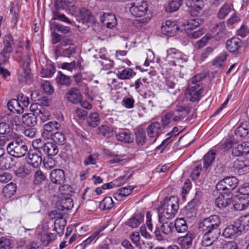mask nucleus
Returning a JSON list of instances; mask_svg holds the SVG:
<instances>
[{
	"label": "nucleus",
	"mask_w": 249,
	"mask_h": 249,
	"mask_svg": "<svg viewBox=\"0 0 249 249\" xmlns=\"http://www.w3.org/2000/svg\"><path fill=\"white\" fill-rule=\"evenodd\" d=\"M220 218L217 215H211L198 223V230L202 234L201 244L203 246H210L216 241L220 234Z\"/></svg>",
	"instance_id": "obj_1"
},
{
	"label": "nucleus",
	"mask_w": 249,
	"mask_h": 249,
	"mask_svg": "<svg viewBox=\"0 0 249 249\" xmlns=\"http://www.w3.org/2000/svg\"><path fill=\"white\" fill-rule=\"evenodd\" d=\"M190 111V108L187 106H177L174 111L168 112L162 117V124L165 126L172 121L179 122L187 116Z\"/></svg>",
	"instance_id": "obj_2"
},
{
	"label": "nucleus",
	"mask_w": 249,
	"mask_h": 249,
	"mask_svg": "<svg viewBox=\"0 0 249 249\" xmlns=\"http://www.w3.org/2000/svg\"><path fill=\"white\" fill-rule=\"evenodd\" d=\"M178 198L173 196L167 201H164L162 204L163 212L159 214V221H164V219H172L174 217L178 209Z\"/></svg>",
	"instance_id": "obj_3"
},
{
	"label": "nucleus",
	"mask_w": 249,
	"mask_h": 249,
	"mask_svg": "<svg viewBox=\"0 0 249 249\" xmlns=\"http://www.w3.org/2000/svg\"><path fill=\"white\" fill-rule=\"evenodd\" d=\"M185 55L181 52L175 48H170L166 51V61L171 66H183L185 61Z\"/></svg>",
	"instance_id": "obj_4"
},
{
	"label": "nucleus",
	"mask_w": 249,
	"mask_h": 249,
	"mask_svg": "<svg viewBox=\"0 0 249 249\" xmlns=\"http://www.w3.org/2000/svg\"><path fill=\"white\" fill-rule=\"evenodd\" d=\"M148 9L147 3L143 0H138L131 3L130 12L135 17H143L145 21L148 18L147 12Z\"/></svg>",
	"instance_id": "obj_5"
},
{
	"label": "nucleus",
	"mask_w": 249,
	"mask_h": 249,
	"mask_svg": "<svg viewBox=\"0 0 249 249\" xmlns=\"http://www.w3.org/2000/svg\"><path fill=\"white\" fill-rule=\"evenodd\" d=\"M4 48L0 52L1 61L0 65L6 63L9 59V54L13 51L15 43L13 37L11 35H7L3 38Z\"/></svg>",
	"instance_id": "obj_6"
},
{
	"label": "nucleus",
	"mask_w": 249,
	"mask_h": 249,
	"mask_svg": "<svg viewBox=\"0 0 249 249\" xmlns=\"http://www.w3.org/2000/svg\"><path fill=\"white\" fill-rule=\"evenodd\" d=\"M7 149L13 156L20 158L26 153L27 146L23 143V141H12L8 144Z\"/></svg>",
	"instance_id": "obj_7"
},
{
	"label": "nucleus",
	"mask_w": 249,
	"mask_h": 249,
	"mask_svg": "<svg viewBox=\"0 0 249 249\" xmlns=\"http://www.w3.org/2000/svg\"><path fill=\"white\" fill-rule=\"evenodd\" d=\"M238 184V179L234 177H227L220 180L216 185L218 191H227L228 193L232 191Z\"/></svg>",
	"instance_id": "obj_8"
},
{
	"label": "nucleus",
	"mask_w": 249,
	"mask_h": 249,
	"mask_svg": "<svg viewBox=\"0 0 249 249\" xmlns=\"http://www.w3.org/2000/svg\"><path fill=\"white\" fill-rule=\"evenodd\" d=\"M5 141H0V170H6L12 168L15 161L9 155H4Z\"/></svg>",
	"instance_id": "obj_9"
},
{
	"label": "nucleus",
	"mask_w": 249,
	"mask_h": 249,
	"mask_svg": "<svg viewBox=\"0 0 249 249\" xmlns=\"http://www.w3.org/2000/svg\"><path fill=\"white\" fill-rule=\"evenodd\" d=\"M223 146L226 150L231 149L232 155L235 157L249 154V150H246L242 143L239 144L237 141H226Z\"/></svg>",
	"instance_id": "obj_10"
},
{
	"label": "nucleus",
	"mask_w": 249,
	"mask_h": 249,
	"mask_svg": "<svg viewBox=\"0 0 249 249\" xmlns=\"http://www.w3.org/2000/svg\"><path fill=\"white\" fill-rule=\"evenodd\" d=\"M200 196V192H196L195 197L188 202V204L185 207L183 213L186 215V217L190 218L196 216Z\"/></svg>",
	"instance_id": "obj_11"
},
{
	"label": "nucleus",
	"mask_w": 249,
	"mask_h": 249,
	"mask_svg": "<svg viewBox=\"0 0 249 249\" xmlns=\"http://www.w3.org/2000/svg\"><path fill=\"white\" fill-rule=\"evenodd\" d=\"M186 5L188 8V12L192 16H196L203 8L204 2L203 0H187Z\"/></svg>",
	"instance_id": "obj_12"
},
{
	"label": "nucleus",
	"mask_w": 249,
	"mask_h": 249,
	"mask_svg": "<svg viewBox=\"0 0 249 249\" xmlns=\"http://www.w3.org/2000/svg\"><path fill=\"white\" fill-rule=\"evenodd\" d=\"M26 160L28 163L34 168L39 167L43 161L42 154L38 151L30 150Z\"/></svg>",
	"instance_id": "obj_13"
},
{
	"label": "nucleus",
	"mask_w": 249,
	"mask_h": 249,
	"mask_svg": "<svg viewBox=\"0 0 249 249\" xmlns=\"http://www.w3.org/2000/svg\"><path fill=\"white\" fill-rule=\"evenodd\" d=\"M178 30L179 27L176 22L170 20H166L161 27L162 33L169 36H174Z\"/></svg>",
	"instance_id": "obj_14"
},
{
	"label": "nucleus",
	"mask_w": 249,
	"mask_h": 249,
	"mask_svg": "<svg viewBox=\"0 0 249 249\" xmlns=\"http://www.w3.org/2000/svg\"><path fill=\"white\" fill-rule=\"evenodd\" d=\"M232 203V195L228 192L221 194L215 200L216 206L220 209L225 208Z\"/></svg>",
	"instance_id": "obj_15"
},
{
	"label": "nucleus",
	"mask_w": 249,
	"mask_h": 249,
	"mask_svg": "<svg viewBox=\"0 0 249 249\" xmlns=\"http://www.w3.org/2000/svg\"><path fill=\"white\" fill-rule=\"evenodd\" d=\"M31 112H34L38 117L41 122H44L49 119V112L39 104H32L30 107Z\"/></svg>",
	"instance_id": "obj_16"
},
{
	"label": "nucleus",
	"mask_w": 249,
	"mask_h": 249,
	"mask_svg": "<svg viewBox=\"0 0 249 249\" xmlns=\"http://www.w3.org/2000/svg\"><path fill=\"white\" fill-rule=\"evenodd\" d=\"M203 91V88L200 84L189 87L186 90V94L190 96V101L192 102L199 100L201 94Z\"/></svg>",
	"instance_id": "obj_17"
},
{
	"label": "nucleus",
	"mask_w": 249,
	"mask_h": 249,
	"mask_svg": "<svg viewBox=\"0 0 249 249\" xmlns=\"http://www.w3.org/2000/svg\"><path fill=\"white\" fill-rule=\"evenodd\" d=\"M100 21L103 24H106L108 28H114L117 24L116 16L112 13H105L100 16Z\"/></svg>",
	"instance_id": "obj_18"
},
{
	"label": "nucleus",
	"mask_w": 249,
	"mask_h": 249,
	"mask_svg": "<svg viewBox=\"0 0 249 249\" xmlns=\"http://www.w3.org/2000/svg\"><path fill=\"white\" fill-rule=\"evenodd\" d=\"M68 100L74 104L80 102L83 96L79 90L76 88L71 89L65 95Z\"/></svg>",
	"instance_id": "obj_19"
},
{
	"label": "nucleus",
	"mask_w": 249,
	"mask_h": 249,
	"mask_svg": "<svg viewBox=\"0 0 249 249\" xmlns=\"http://www.w3.org/2000/svg\"><path fill=\"white\" fill-rule=\"evenodd\" d=\"M50 179L52 182L62 185L65 180L64 171L62 169H54L50 173Z\"/></svg>",
	"instance_id": "obj_20"
},
{
	"label": "nucleus",
	"mask_w": 249,
	"mask_h": 249,
	"mask_svg": "<svg viewBox=\"0 0 249 249\" xmlns=\"http://www.w3.org/2000/svg\"><path fill=\"white\" fill-rule=\"evenodd\" d=\"M242 232L239 226L237 225L236 220L235 221L233 224L228 226L223 231V235L225 238H231L232 237L236 236L238 234Z\"/></svg>",
	"instance_id": "obj_21"
},
{
	"label": "nucleus",
	"mask_w": 249,
	"mask_h": 249,
	"mask_svg": "<svg viewBox=\"0 0 249 249\" xmlns=\"http://www.w3.org/2000/svg\"><path fill=\"white\" fill-rule=\"evenodd\" d=\"M238 201L233 204L235 209L242 211L249 206V196H246L239 194L238 195Z\"/></svg>",
	"instance_id": "obj_22"
},
{
	"label": "nucleus",
	"mask_w": 249,
	"mask_h": 249,
	"mask_svg": "<svg viewBox=\"0 0 249 249\" xmlns=\"http://www.w3.org/2000/svg\"><path fill=\"white\" fill-rule=\"evenodd\" d=\"M241 40L237 37H232L227 41L226 48L231 53H236L242 46Z\"/></svg>",
	"instance_id": "obj_23"
},
{
	"label": "nucleus",
	"mask_w": 249,
	"mask_h": 249,
	"mask_svg": "<svg viewBox=\"0 0 249 249\" xmlns=\"http://www.w3.org/2000/svg\"><path fill=\"white\" fill-rule=\"evenodd\" d=\"M217 152V147H213L212 149L210 150L203 157V168L206 170L213 162L215 159V156Z\"/></svg>",
	"instance_id": "obj_24"
},
{
	"label": "nucleus",
	"mask_w": 249,
	"mask_h": 249,
	"mask_svg": "<svg viewBox=\"0 0 249 249\" xmlns=\"http://www.w3.org/2000/svg\"><path fill=\"white\" fill-rule=\"evenodd\" d=\"M30 63V59L28 56H27L23 64V71L18 77L19 81L25 82L30 78V70L29 69Z\"/></svg>",
	"instance_id": "obj_25"
},
{
	"label": "nucleus",
	"mask_w": 249,
	"mask_h": 249,
	"mask_svg": "<svg viewBox=\"0 0 249 249\" xmlns=\"http://www.w3.org/2000/svg\"><path fill=\"white\" fill-rule=\"evenodd\" d=\"M144 215L141 213H134L129 220L125 222V225L131 228L138 227L143 220Z\"/></svg>",
	"instance_id": "obj_26"
},
{
	"label": "nucleus",
	"mask_w": 249,
	"mask_h": 249,
	"mask_svg": "<svg viewBox=\"0 0 249 249\" xmlns=\"http://www.w3.org/2000/svg\"><path fill=\"white\" fill-rule=\"evenodd\" d=\"M204 20L200 18H192L183 23L184 29L187 32H190L203 24Z\"/></svg>",
	"instance_id": "obj_27"
},
{
	"label": "nucleus",
	"mask_w": 249,
	"mask_h": 249,
	"mask_svg": "<svg viewBox=\"0 0 249 249\" xmlns=\"http://www.w3.org/2000/svg\"><path fill=\"white\" fill-rule=\"evenodd\" d=\"M147 134L151 138H155V140L161 134L160 124L159 122L151 124L148 127Z\"/></svg>",
	"instance_id": "obj_28"
},
{
	"label": "nucleus",
	"mask_w": 249,
	"mask_h": 249,
	"mask_svg": "<svg viewBox=\"0 0 249 249\" xmlns=\"http://www.w3.org/2000/svg\"><path fill=\"white\" fill-rule=\"evenodd\" d=\"M23 123L28 126L35 125L37 123V116L34 112L24 114L22 116Z\"/></svg>",
	"instance_id": "obj_29"
},
{
	"label": "nucleus",
	"mask_w": 249,
	"mask_h": 249,
	"mask_svg": "<svg viewBox=\"0 0 249 249\" xmlns=\"http://www.w3.org/2000/svg\"><path fill=\"white\" fill-rule=\"evenodd\" d=\"M76 0H54V7L56 10L73 7Z\"/></svg>",
	"instance_id": "obj_30"
},
{
	"label": "nucleus",
	"mask_w": 249,
	"mask_h": 249,
	"mask_svg": "<svg viewBox=\"0 0 249 249\" xmlns=\"http://www.w3.org/2000/svg\"><path fill=\"white\" fill-rule=\"evenodd\" d=\"M173 224L174 229L177 232L184 233L187 231L188 225L183 218H177Z\"/></svg>",
	"instance_id": "obj_31"
},
{
	"label": "nucleus",
	"mask_w": 249,
	"mask_h": 249,
	"mask_svg": "<svg viewBox=\"0 0 249 249\" xmlns=\"http://www.w3.org/2000/svg\"><path fill=\"white\" fill-rule=\"evenodd\" d=\"M66 223L67 220L63 217L57 219H55L54 222V227L53 230L56 231L57 234L59 236H62Z\"/></svg>",
	"instance_id": "obj_32"
},
{
	"label": "nucleus",
	"mask_w": 249,
	"mask_h": 249,
	"mask_svg": "<svg viewBox=\"0 0 249 249\" xmlns=\"http://www.w3.org/2000/svg\"><path fill=\"white\" fill-rule=\"evenodd\" d=\"M43 151L48 155V156H53L57 154L58 149L55 144L52 142H48L44 146Z\"/></svg>",
	"instance_id": "obj_33"
},
{
	"label": "nucleus",
	"mask_w": 249,
	"mask_h": 249,
	"mask_svg": "<svg viewBox=\"0 0 249 249\" xmlns=\"http://www.w3.org/2000/svg\"><path fill=\"white\" fill-rule=\"evenodd\" d=\"M133 188L122 187L120 188L118 192L113 195L114 198L118 201L123 200V197L129 195L132 192Z\"/></svg>",
	"instance_id": "obj_34"
},
{
	"label": "nucleus",
	"mask_w": 249,
	"mask_h": 249,
	"mask_svg": "<svg viewBox=\"0 0 249 249\" xmlns=\"http://www.w3.org/2000/svg\"><path fill=\"white\" fill-rule=\"evenodd\" d=\"M236 220L242 231L249 230V213L240 216Z\"/></svg>",
	"instance_id": "obj_35"
},
{
	"label": "nucleus",
	"mask_w": 249,
	"mask_h": 249,
	"mask_svg": "<svg viewBox=\"0 0 249 249\" xmlns=\"http://www.w3.org/2000/svg\"><path fill=\"white\" fill-rule=\"evenodd\" d=\"M17 190L16 184L11 182L3 189V194L6 198H10L15 194Z\"/></svg>",
	"instance_id": "obj_36"
},
{
	"label": "nucleus",
	"mask_w": 249,
	"mask_h": 249,
	"mask_svg": "<svg viewBox=\"0 0 249 249\" xmlns=\"http://www.w3.org/2000/svg\"><path fill=\"white\" fill-rule=\"evenodd\" d=\"M87 122L88 125L93 128L98 126L100 123L99 116L97 112H92L87 118Z\"/></svg>",
	"instance_id": "obj_37"
},
{
	"label": "nucleus",
	"mask_w": 249,
	"mask_h": 249,
	"mask_svg": "<svg viewBox=\"0 0 249 249\" xmlns=\"http://www.w3.org/2000/svg\"><path fill=\"white\" fill-rule=\"evenodd\" d=\"M183 0H171L165 7V11L168 13H172L178 10Z\"/></svg>",
	"instance_id": "obj_38"
},
{
	"label": "nucleus",
	"mask_w": 249,
	"mask_h": 249,
	"mask_svg": "<svg viewBox=\"0 0 249 249\" xmlns=\"http://www.w3.org/2000/svg\"><path fill=\"white\" fill-rule=\"evenodd\" d=\"M114 206V202L110 196L105 197L103 200L100 202L99 208L101 210H110Z\"/></svg>",
	"instance_id": "obj_39"
},
{
	"label": "nucleus",
	"mask_w": 249,
	"mask_h": 249,
	"mask_svg": "<svg viewBox=\"0 0 249 249\" xmlns=\"http://www.w3.org/2000/svg\"><path fill=\"white\" fill-rule=\"evenodd\" d=\"M160 226V230L165 235H169L173 232L174 231V224L169 221H163Z\"/></svg>",
	"instance_id": "obj_40"
},
{
	"label": "nucleus",
	"mask_w": 249,
	"mask_h": 249,
	"mask_svg": "<svg viewBox=\"0 0 249 249\" xmlns=\"http://www.w3.org/2000/svg\"><path fill=\"white\" fill-rule=\"evenodd\" d=\"M98 133L107 138H110L114 135L113 129L109 126L106 125H102L99 127Z\"/></svg>",
	"instance_id": "obj_41"
},
{
	"label": "nucleus",
	"mask_w": 249,
	"mask_h": 249,
	"mask_svg": "<svg viewBox=\"0 0 249 249\" xmlns=\"http://www.w3.org/2000/svg\"><path fill=\"white\" fill-rule=\"evenodd\" d=\"M76 48L75 46L71 45L64 49L62 53L60 50L55 51V55L58 57V54L62 55L65 57H70V56L75 53Z\"/></svg>",
	"instance_id": "obj_42"
},
{
	"label": "nucleus",
	"mask_w": 249,
	"mask_h": 249,
	"mask_svg": "<svg viewBox=\"0 0 249 249\" xmlns=\"http://www.w3.org/2000/svg\"><path fill=\"white\" fill-rule=\"evenodd\" d=\"M79 17L83 23L89 22L93 17L91 13L88 9L84 8L80 10Z\"/></svg>",
	"instance_id": "obj_43"
},
{
	"label": "nucleus",
	"mask_w": 249,
	"mask_h": 249,
	"mask_svg": "<svg viewBox=\"0 0 249 249\" xmlns=\"http://www.w3.org/2000/svg\"><path fill=\"white\" fill-rule=\"evenodd\" d=\"M56 234L53 233H46L40 235V241L44 246L48 245L56 238Z\"/></svg>",
	"instance_id": "obj_44"
},
{
	"label": "nucleus",
	"mask_w": 249,
	"mask_h": 249,
	"mask_svg": "<svg viewBox=\"0 0 249 249\" xmlns=\"http://www.w3.org/2000/svg\"><path fill=\"white\" fill-rule=\"evenodd\" d=\"M133 70L130 68L124 69L121 71H118L117 76L120 79H128L132 77Z\"/></svg>",
	"instance_id": "obj_45"
},
{
	"label": "nucleus",
	"mask_w": 249,
	"mask_h": 249,
	"mask_svg": "<svg viewBox=\"0 0 249 249\" xmlns=\"http://www.w3.org/2000/svg\"><path fill=\"white\" fill-rule=\"evenodd\" d=\"M56 81L58 85L69 86L71 84L70 77L60 71L58 72Z\"/></svg>",
	"instance_id": "obj_46"
},
{
	"label": "nucleus",
	"mask_w": 249,
	"mask_h": 249,
	"mask_svg": "<svg viewBox=\"0 0 249 249\" xmlns=\"http://www.w3.org/2000/svg\"><path fill=\"white\" fill-rule=\"evenodd\" d=\"M55 67L52 64H48L42 70L41 74L43 77H51L55 72Z\"/></svg>",
	"instance_id": "obj_47"
},
{
	"label": "nucleus",
	"mask_w": 249,
	"mask_h": 249,
	"mask_svg": "<svg viewBox=\"0 0 249 249\" xmlns=\"http://www.w3.org/2000/svg\"><path fill=\"white\" fill-rule=\"evenodd\" d=\"M231 10V7L229 4H224L219 10L217 14V18L219 19L224 18L228 15Z\"/></svg>",
	"instance_id": "obj_48"
},
{
	"label": "nucleus",
	"mask_w": 249,
	"mask_h": 249,
	"mask_svg": "<svg viewBox=\"0 0 249 249\" xmlns=\"http://www.w3.org/2000/svg\"><path fill=\"white\" fill-rule=\"evenodd\" d=\"M247 124H243L237 127L235 130V135L237 137L242 138L248 135L249 133Z\"/></svg>",
	"instance_id": "obj_49"
},
{
	"label": "nucleus",
	"mask_w": 249,
	"mask_h": 249,
	"mask_svg": "<svg viewBox=\"0 0 249 249\" xmlns=\"http://www.w3.org/2000/svg\"><path fill=\"white\" fill-rule=\"evenodd\" d=\"M46 180L45 175L40 170L35 172L34 182L36 185H40Z\"/></svg>",
	"instance_id": "obj_50"
},
{
	"label": "nucleus",
	"mask_w": 249,
	"mask_h": 249,
	"mask_svg": "<svg viewBox=\"0 0 249 249\" xmlns=\"http://www.w3.org/2000/svg\"><path fill=\"white\" fill-rule=\"evenodd\" d=\"M233 167L238 172H242L247 171L248 165L243 160H236L233 163Z\"/></svg>",
	"instance_id": "obj_51"
},
{
	"label": "nucleus",
	"mask_w": 249,
	"mask_h": 249,
	"mask_svg": "<svg viewBox=\"0 0 249 249\" xmlns=\"http://www.w3.org/2000/svg\"><path fill=\"white\" fill-rule=\"evenodd\" d=\"M53 17L52 20H58L69 24H72V22L66 17L64 14L60 13L59 12L53 11Z\"/></svg>",
	"instance_id": "obj_52"
},
{
	"label": "nucleus",
	"mask_w": 249,
	"mask_h": 249,
	"mask_svg": "<svg viewBox=\"0 0 249 249\" xmlns=\"http://www.w3.org/2000/svg\"><path fill=\"white\" fill-rule=\"evenodd\" d=\"M53 156H47L43 160V163L45 168L47 169H51L55 165V160L52 158Z\"/></svg>",
	"instance_id": "obj_53"
},
{
	"label": "nucleus",
	"mask_w": 249,
	"mask_h": 249,
	"mask_svg": "<svg viewBox=\"0 0 249 249\" xmlns=\"http://www.w3.org/2000/svg\"><path fill=\"white\" fill-rule=\"evenodd\" d=\"M53 125V122H50L44 125L43 128L45 131L42 133V135L44 139H49V135L52 133L51 132L54 128Z\"/></svg>",
	"instance_id": "obj_54"
},
{
	"label": "nucleus",
	"mask_w": 249,
	"mask_h": 249,
	"mask_svg": "<svg viewBox=\"0 0 249 249\" xmlns=\"http://www.w3.org/2000/svg\"><path fill=\"white\" fill-rule=\"evenodd\" d=\"M226 58L227 55L225 53L220 54L213 61V65L216 67H221L226 59Z\"/></svg>",
	"instance_id": "obj_55"
},
{
	"label": "nucleus",
	"mask_w": 249,
	"mask_h": 249,
	"mask_svg": "<svg viewBox=\"0 0 249 249\" xmlns=\"http://www.w3.org/2000/svg\"><path fill=\"white\" fill-rule=\"evenodd\" d=\"M10 12L11 14H13L11 19L12 27L13 28H17V22L19 19V13L12 6H11Z\"/></svg>",
	"instance_id": "obj_56"
},
{
	"label": "nucleus",
	"mask_w": 249,
	"mask_h": 249,
	"mask_svg": "<svg viewBox=\"0 0 249 249\" xmlns=\"http://www.w3.org/2000/svg\"><path fill=\"white\" fill-rule=\"evenodd\" d=\"M13 245L10 239L5 237H1L0 239V249H11Z\"/></svg>",
	"instance_id": "obj_57"
},
{
	"label": "nucleus",
	"mask_w": 249,
	"mask_h": 249,
	"mask_svg": "<svg viewBox=\"0 0 249 249\" xmlns=\"http://www.w3.org/2000/svg\"><path fill=\"white\" fill-rule=\"evenodd\" d=\"M205 30L203 28H200L197 31L193 32H187V34L189 38L192 39H196L205 33Z\"/></svg>",
	"instance_id": "obj_58"
},
{
	"label": "nucleus",
	"mask_w": 249,
	"mask_h": 249,
	"mask_svg": "<svg viewBox=\"0 0 249 249\" xmlns=\"http://www.w3.org/2000/svg\"><path fill=\"white\" fill-rule=\"evenodd\" d=\"M62 209L70 210L73 207L72 200L70 198L62 199L61 202Z\"/></svg>",
	"instance_id": "obj_59"
},
{
	"label": "nucleus",
	"mask_w": 249,
	"mask_h": 249,
	"mask_svg": "<svg viewBox=\"0 0 249 249\" xmlns=\"http://www.w3.org/2000/svg\"><path fill=\"white\" fill-rule=\"evenodd\" d=\"M99 236L95 232L93 233L89 238L84 241L82 243V245L85 247L88 245L91 244L92 242H95Z\"/></svg>",
	"instance_id": "obj_60"
},
{
	"label": "nucleus",
	"mask_w": 249,
	"mask_h": 249,
	"mask_svg": "<svg viewBox=\"0 0 249 249\" xmlns=\"http://www.w3.org/2000/svg\"><path fill=\"white\" fill-rule=\"evenodd\" d=\"M99 236L95 232L93 233L89 238L84 241L82 243V245L85 247L88 245L91 244L92 242H95Z\"/></svg>",
	"instance_id": "obj_61"
},
{
	"label": "nucleus",
	"mask_w": 249,
	"mask_h": 249,
	"mask_svg": "<svg viewBox=\"0 0 249 249\" xmlns=\"http://www.w3.org/2000/svg\"><path fill=\"white\" fill-rule=\"evenodd\" d=\"M99 236L95 232L93 233L89 238L84 241L82 243V245L85 247L88 245L91 244L92 242H95Z\"/></svg>",
	"instance_id": "obj_62"
},
{
	"label": "nucleus",
	"mask_w": 249,
	"mask_h": 249,
	"mask_svg": "<svg viewBox=\"0 0 249 249\" xmlns=\"http://www.w3.org/2000/svg\"><path fill=\"white\" fill-rule=\"evenodd\" d=\"M99 236L95 232L93 233L89 238L84 241L82 243V245L85 247L88 245L91 244L92 242H95Z\"/></svg>",
	"instance_id": "obj_63"
},
{
	"label": "nucleus",
	"mask_w": 249,
	"mask_h": 249,
	"mask_svg": "<svg viewBox=\"0 0 249 249\" xmlns=\"http://www.w3.org/2000/svg\"><path fill=\"white\" fill-rule=\"evenodd\" d=\"M76 116L81 120H85L88 115V112L82 108H77L75 110Z\"/></svg>",
	"instance_id": "obj_64"
}]
</instances>
